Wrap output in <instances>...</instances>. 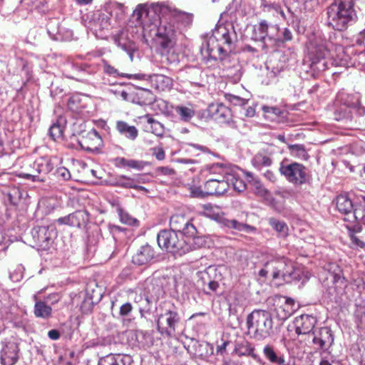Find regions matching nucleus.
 Masks as SVG:
<instances>
[{"label":"nucleus","instance_id":"f257e3e1","mask_svg":"<svg viewBox=\"0 0 365 365\" xmlns=\"http://www.w3.org/2000/svg\"><path fill=\"white\" fill-rule=\"evenodd\" d=\"M311 24L309 27H311ZM299 33H306L308 38L307 51L308 58L311 65L314 66L321 61L327 58H334L338 56V52L342 50V47L336 42L331 39H327L321 31L309 28L307 29L304 24H297Z\"/></svg>","mask_w":365,"mask_h":365},{"label":"nucleus","instance_id":"f03ea898","mask_svg":"<svg viewBox=\"0 0 365 365\" xmlns=\"http://www.w3.org/2000/svg\"><path fill=\"white\" fill-rule=\"evenodd\" d=\"M236 39L234 24H216L207 41L208 56L223 60L233 51Z\"/></svg>","mask_w":365,"mask_h":365},{"label":"nucleus","instance_id":"7ed1b4c3","mask_svg":"<svg viewBox=\"0 0 365 365\" xmlns=\"http://www.w3.org/2000/svg\"><path fill=\"white\" fill-rule=\"evenodd\" d=\"M174 16L179 18V20L187 22L193 21V15L190 13L172 11L170 7L161 4H152L148 6L147 4H138L132 14L133 21L140 23H155L162 21L163 18L168 16Z\"/></svg>","mask_w":365,"mask_h":365},{"label":"nucleus","instance_id":"20e7f679","mask_svg":"<svg viewBox=\"0 0 365 365\" xmlns=\"http://www.w3.org/2000/svg\"><path fill=\"white\" fill-rule=\"evenodd\" d=\"M161 313L155 319L158 331L163 337H173L182 325V317L179 308L173 303L165 302L161 307Z\"/></svg>","mask_w":365,"mask_h":365},{"label":"nucleus","instance_id":"39448f33","mask_svg":"<svg viewBox=\"0 0 365 365\" xmlns=\"http://www.w3.org/2000/svg\"><path fill=\"white\" fill-rule=\"evenodd\" d=\"M247 329L252 331L253 338L261 341L273 334V320L272 314L264 309H255L246 319Z\"/></svg>","mask_w":365,"mask_h":365},{"label":"nucleus","instance_id":"423d86ee","mask_svg":"<svg viewBox=\"0 0 365 365\" xmlns=\"http://www.w3.org/2000/svg\"><path fill=\"white\" fill-rule=\"evenodd\" d=\"M157 242L160 248L173 255L182 256L192 250L190 242L171 230H160L157 235Z\"/></svg>","mask_w":365,"mask_h":365},{"label":"nucleus","instance_id":"0eeeda50","mask_svg":"<svg viewBox=\"0 0 365 365\" xmlns=\"http://www.w3.org/2000/svg\"><path fill=\"white\" fill-rule=\"evenodd\" d=\"M279 173L289 183L301 186L308 182L311 175L303 164L284 158L279 163Z\"/></svg>","mask_w":365,"mask_h":365},{"label":"nucleus","instance_id":"6e6552de","mask_svg":"<svg viewBox=\"0 0 365 365\" xmlns=\"http://www.w3.org/2000/svg\"><path fill=\"white\" fill-rule=\"evenodd\" d=\"M211 172L218 173L216 178H210L205 183L204 189L208 195H220L224 194L230 187L229 180L232 179V174L225 170V167L220 163L214 164L211 167Z\"/></svg>","mask_w":365,"mask_h":365},{"label":"nucleus","instance_id":"1a4fd4ad","mask_svg":"<svg viewBox=\"0 0 365 365\" xmlns=\"http://www.w3.org/2000/svg\"><path fill=\"white\" fill-rule=\"evenodd\" d=\"M353 6L354 0H334L327 9L329 19L341 23L354 21L356 14Z\"/></svg>","mask_w":365,"mask_h":365},{"label":"nucleus","instance_id":"9d476101","mask_svg":"<svg viewBox=\"0 0 365 365\" xmlns=\"http://www.w3.org/2000/svg\"><path fill=\"white\" fill-rule=\"evenodd\" d=\"M31 234L36 245L44 250L50 248L57 237L56 229L53 225L34 227Z\"/></svg>","mask_w":365,"mask_h":365},{"label":"nucleus","instance_id":"9b49d317","mask_svg":"<svg viewBox=\"0 0 365 365\" xmlns=\"http://www.w3.org/2000/svg\"><path fill=\"white\" fill-rule=\"evenodd\" d=\"M145 26V24H143ZM155 27V40L165 51H168L174 46L175 29L174 24H148Z\"/></svg>","mask_w":365,"mask_h":365},{"label":"nucleus","instance_id":"f8f14e48","mask_svg":"<svg viewBox=\"0 0 365 365\" xmlns=\"http://www.w3.org/2000/svg\"><path fill=\"white\" fill-rule=\"evenodd\" d=\"M192 221V218L189 216L182 214H175L170 219V230L183 235L185 237H193L197 233V231Z\"/></svg>","mask_w":365,"mask_h":365},{"label":"nucleus","instance_id":"ddd939ff","mask_svg":"<svg viewBox=\"0 0 365 365\" xmlns=\"http://www.w3.org/2000/svg\"><path fill=\"white\" fill-rule=\"evenodd\" d=\"M207 114L215 121L226 124L232 128H237L236 122L232 120L231 110L222 103H212L207 108Z\"/></svg>","mask_w":365,"mask_h":365},{"label":"nucleus","instance_id":"4468645a","mask_svg":"<svg viewBox=\"0 0 365 365\" xmlns=\"http://www.w3.org/2000/svg\"><path fill=\"white\" fill-rule=\"evenodd\" d=\"M312 342L316 351H326L333 345L334 337L332 331L327 327H321L312 334Z\"/></svg>","mask_w":365,"mask_h":365},{"label":"nucleus","instance_id":"2eb2a0df","mask_svg":"<svg viewBox=\"0 0 365 365\" xmlns=\"http://www.w3.org/2000/svg\"><path fill=\"white\" fill-rule=\"evenodd\" d=\"M90 220V215L86 210H78L68 215L58 218L56 222L59 225H67L79 229L85 227Z\"/></svg>","mask_w":365,"mask_h":365},{"label":"nucleus","instance_id":"dca6fc26","mask_svg":"<svg viewBox=\"0 0 365 365\" xmlns=\"http://www.w3.org/2000/svg\"><path fill=\"white\" fill-rule=\"evenodd\" d=\"M317 323V318L310 314H302L297 317L293 322L296 334L297 335H307L309 338L314 332L313 329Z\"/></svg>","mask_w":365,"mask_h":365},{"label":"nucleus","instance_id":"f3484780","mask_svg":"<svg viewBox=\"0 0 365 365\" xmlns=\"http://www.w3.org/2000/svg\"><path fill=\"white\" fill-rule=\"evenodd\" d=\"M282 263V268L277 271V279L284 283H291L294 281L300 280V272L296 269L293 264L284 257L279 259Z\"/></svg>","mask_w":365,"mask_h":365},{"label":"nucleus","instance_id":"a211bd4d","mask_svg":"<svg viewBox=\"0 0 365 365\" xmlns=\"http://www.w3.org/2000/svg\"><path fill=\"white\" fill-rule=\"evenodd\" d=\"M275 298V302L279 304L275 308L277 317L279 320L285 321L295 312V302L292 298L283 296H277Z\"/></svg>","mask_w":365,"mask_h":365},{"label":"nucleus","instance_id":"6ab92c4d","mask_svg":"<svg viewBox=\"0 0 365 365\" xmlns=\"http://www.w3.org/2000/svg\"><path fill=\"white\" fill-rule=\"evenodd\" d=\"M336 103L340 106L348 107L357 115L361 116L365 113V108L361 106L360 101L358 97L353 94H349L344 90L340 91L336 97Z\"/></svg>","mask_w":365,"mask_h":365},{"label":"nucleus","instance_id":"aec40b11","mask_svg":"<svg viewBox=\"0 0 365 365\" xmlns=\"http://www.w3.org/2000/svg\"><path fill=\"white\" fill-rule=\"evenodd\" d=\"M19 348L16 343L8 341L2 343L0 353L1 365H14L19 360Z\"/></svg>","mask_w":365,"mask_h":365},{"label":"nucleus","instance_id":"412c9836","mask_svg":"<svg viewBox=\"0 0 365 365\" xmlns=\"http://www.w3.org/2000/svg\"><path fill=\"white\" fill-rule=\"evenodd\" d=\"M156 257L154 248L148 244L140 246L132 257V262L138 266L148 265Z\"/></svg>","mask_w":365,"mask_h":365},{"label":"nucleus","instance_id":"4be33fe9","mask_svg":"<svg viewBox=\"0 0 365 365\" xmlns=\"http://www.w3.org/2000/svg\"><path fill=\"white\" fill-rule=\"evenodd\" d=\"M335 202L337 210L345 215V221L356 222V219L351 220V215H354L355 204L346 194L339 195L335 199Z\"/></svg>","mask_w":365,"mask_h":365},{"label":"nucleus","instance_id":"5701e85b","mask_svg":"<svg viewBox=\"0 0 365 365\" xmlns=\"http://www.w3.org/2000/svg\"><path fill=\"white\" fill-rule=\"evenodd\" d=\"M199 277L203 285H207L209 291L205 289L207 294H210V292H216L219 288L217 278L220 276H217V269L215 267L210 266L204 271L200 272Z\"/></svg>","mask_w":365,"mask_h":365},{"label":"nucleus","instance_id":"b1692460","mask_svg":"<svg viewBox=\"0 0 365 365\" xmlns=\"http://www.w3.org/2000/svg\"><path fill=\"white\" fill-rule=\"evenodd\" d=\"M17 164L20 165L23 170L16 173V175L32 182H38L43 180L40 175H37V171L34 170V161L32 162L29 159L19 158Z\"/></svg>","mask_w":365,"mask_h":365},{"label":"nucleus","instance_id":"393cba45","mask_svg":"<svg viewBox=\"0 0 365 365\" xmlns=\"http://www.w3.org/2000/svg\"><path fill=\"white\" fill-rule=\"evenodd\" d=\"M80 144L85 150L91 153H98L103 146V140L98 131L93 129L87 133L86 137Z\"/></svg>","mask_w":365,"mask_h":365},{"label":"nucleus","instance_id":"a878e982","mask_svg":"<svg viewBox=\"0 0 365 365\" xmlns=\"http://www.w3.org/2000/svg\"><path fill=\"white\" fill-rule=\"evenodd\" d=\"M46 29L49 36L56 41H70L73 38V31L65 24H47Z\"/></svg>","mask_w":365,"mask_h":365},{"label":"nucleus","instance_id":"bb28decb","mask_svg":"<svg viewBox=\"0 0 365 365\" xmlns=\"http://www.w3.org/2000/svg\"><path fill=\"white\" fill-rule=\"evenodd\" d=\"M132 103L140 106H150L155 101V96L149 89L138 88L133 91Z\"/></svg>","mask_w":365,"mask_h":365},{"label":"nucleus","instance_id":"cd10ccee","mask_svg":"<svg viewBox=\"0 0 365 365\" xmlns=\"http://www.w3.org/2000/svg\"><path fill=\"white\" fill-rule=\"evenodd\" d=\"M255 349L250 346V344L246 341H235L233 353L241 356H250L257 363L261 365H264L265 362L260 358L259 356L254 353Z\"/></svg>","mask_w":365,"mask_h":365},{"label":"nucleus","instance_id":"c85d7f7f","mask_svg":"<svg viewBox=\"0 0 365 365\" xmlns=\"http://www.w3.org/2000/svg\"><path fill=\"white\" fill-rule=\"evenodd\" d=\"M54 168L53 159L49 157H41L34 161V170L37 171V175H40L43 180L38 182H45L46 176L50 173Z\"/></svg>","mask_w":365,"mask_h":365},{"label":"nucleus","instance_id":"c756f323","mask_svg":"<svg viewBox=\"0 0 365 365\" xmlns=\"http://www.w3.org/2000/svg\"><path fill=\"white\" fill-rule=\"evenodd\" d=\"M132 359L129 355L109 354L99 359L98 365H130Z\"/></svg>","mask_w":365,"mask_h":365},{"label":"nucleus","instance_id":"7c9ffc66","mask_svg":"<svg viewBox=\"0 0 365 365\" xmlns=\"http://www.w3.org/2000/svg\"><path fill=\"white\" fill-rule=\"evenodd\" d=\"M264 357L275 365H289L285 360L284 354L277 351L273 346L267 344L262 350Z\"/></svg>","mask_w":365,"mask_h":365},{"label":"nucleus","instance_id":"2f4dec72","mask_svg":"<svg viewBox=\"0 0 365 365\" xmlns=\"http://www.w3.org/2000/svg\"><path fill=\"white\" fill-rule=\"evenodd\" d=\"M280 258H272L266 262L264 267L259 270V275L262 277H267L268 274H271L274 280H277V271L282 268V263H279Z\"/></svg>","mask_w":365,"mask_h":365},{"label":"nucleus","instance_id":"473e14b6","mask_svg":"<svg viewBox=\"0 0 365 365\" xmlns=\"http://www.w3.org/2000/svg\"><path fill=\"white\" fill-rule=\"evenodd\" d=\"M333 115L335 120L346 124L352 121L353 110L348 107L336 103Z\"/></svg>","mask_w":365,"mask_h":365},{"label":"nucleus","instance_id":"72a5a7b5","mask_svg":"<svg viewBox=\"0 0 365 365\" xmlns=\"http://www.w3.org/2000/svg\"><path fill=\"white\" fill-rule=\"evenodd\" d=\"M34 314L37 318L48 319L52 316V308L45 301L36 300L34 307Z\"/></svg>","mask_w":365,"mask_h":365},{"label":"nucleus","instance_id":"f704fd0d","mask_svg":"<svg viewBox=\"0 0 365 365\" xmlns=\"http://www.w3.org/2000/svg\"><path fill=\"white\" fill-rule=\"evenodd\" d=\"M116 129L121 135L132 140H135L138 135V129L134 125H130L125 121H118Z\"/></svg>","mask_w":365,"mask_h":365},{"label":"nucleus","instance_id":"c9c22d12","mask_svg":"<svg viewBox=\"0 0 365 365\" xmlns=\"http://www.w3.org/2000/svg\"><path fill=\"white\" fill-rule=\"evenodd\" d=\"M221 224L229 229H233L237 231H242L247 233L254 230L255 228L247 224L242 223L235 219L222 218Z\"/></svg>","mask_w":365,"mask_h":365},{"label":"nucleus","instance_id":"e433bc0d","mask_svg":"<svg viewBox=\"0 0 365 365\" xmlns=\"http://www.w3.org/2000/svg\"><path fill=\"white\" fill-rule=\"evenodd\" d=\"M110 24H89L88 30L96 38L107 39L110 35Z\"/></svg>","mask_w":365,"mask_h":365},{"label":"nucleus","instance_id":"4c0bfd02","mask_svg":"<svg viewBox=\"0 0 365 365\" xmlns=\"http://www.w3.org/2000/svg\"><path fill=\"white\" fill-rule=\"evenodd\" d=\"M288 150L290 155L294 158L303 160H307L309 158V155L303 144H289Z\"/></svg>","mask_w":365,"mask_h":365},{"label":"nucleus","instance_id":"58836bf2","mask_svg":"<svg viewBox=\"0 0 365 365\" xmlns=\"http://www.w3.org/2000/svg\"><path fill=\"white\" fill-rule=\"evenodd\" d=\"M269 224L278 233L279 237H286L288 235L289 227L285 222L271 217L269 219Z\"/></svg>","mask_w":365,"mask_h":365},{"label":"nucleus","instance_id":"ea45409f","mask_svg":"<svg viewBox=\"0 0 365 365\" xmlns=\"http://www.w3.org/2000/svg\"><path fill=\"white\" fill-rule=\"evenodd\" d=\"M351 218L356 219V222H361L365 225V197H362L355 203L354 215H351Z\"/></svg>","mask_w":365,"mask_h":365},{"label":"nucleus","instance_id":"a19ab883","mask_svg":"<svg viewBox=\"0 0 365 365\" xmlns=\"http://www.w3.org/2000/svg\"><path fill=\"white\" fill-rule=\"evenodd\" d=\"M175 110L180 116V119L184 122H189L195 114V111L192 108L185 106H178Z\"/></svg>","mask_w":365,"mask_h":365},{"label":"nucleus","instance_id":"79ce46f5","mask_svg":"<svg viewBox=\"0 0 365 365\" xmlns=\"http://www.w3.org/2000/svg\"><path fill=\"white\" fill-rule=\"evenodd\" d=\"M101 62L103 64V72L110 76H113L115 78L123 77V78H127L129 79H130V78L132 77V75L120 73L115 68H114L113 66L110 65L108 63V62L105 59H102Z\"/></svg>","mask_w":365,"mask_h":365},{"label":"nucleus","instance_id":"37998d69","mask_svg":"<svg viewBox=\"0 0 365 365\" xmlns=\"http://www.w3.org/2000/svg\"><path fill=\"white\" fill-rule=\"evenodd\" d=\"M117 212L120 219V221L128 225H138L139 221L131 216L127 211L124 210L120 205L117 207Z\"/></svg>","mask_w":365,"mask_h":365},{"label":"nucleus","instance_id":"c03bdc74","mask_svg":"<svg viewBox=\"0 0 365 365\" xmlns=\"http://www.w3.org/2000/svg\"><path fill=\"white\" fill-rule=\"evenodd\" d=\"M112 185L115 187H120L126 189H133L135 187L133 178L124 175L117 177Z\"/></svg>","mask_w":365,"mask_h":365},{"label":"nucleus","instance_id":"a18cd8bd","mask_svg":"<svg viewBox=\"0 0 365 365\" xmlns=\"http://www.w3.org/2000/svg\"><path fill=\"white\" fill-rule=\"evenodd\" d=\"M64 128L61 125L58 121L53 123L48 129V135L53 141L63 140Z\"/></svg>","mask_w":365,"mask_h":365},{"label":"nucleus","instance_id":"49530a36","mask_svg":"<svg viewBox=\"0 0 365 365\" xmlns=\"http://www.w3.org/2000/svg\"><path fill=\"white\" fill-rule=\"evenodd\" d=\"M272 163V160L269 157L260 153L255 155L252 160L253 166L258 169H260L262 166H270Z\"/></svg>","mask_w":365,"mask_h":365},{"label":"nucleus","instance_id":"de8ad7c7","mask_svg":"<svg viewBox=\"0 0 365 365\" xmlns=\"http://www.w3.org/2000/svg\"><path fill=\"white\" fill-rule=\"evenodd\" d=\"M320 352L322 359L319 365H341V360L331 354L329 350Z\"/></svg>","mask_w":365,"mask_h":365},{"label":"nucleus","instance_id":"09e8293b","mask_svg":"<svg viewBox=\"0 0 365 365\" xmlns=\"http://www.w3.org/2000/svg\"><path fill=\"white\" fill-rule=\"evenodd\" d=\"M76 69L83 76H91L95 74L98 69V66L95 63H80L75 66Z\"/></svg>","mask_w":365,"mask_h":365},{"label":"nucleus","instance_id":"8fccbe9b","mask_svg":"<svg viewBox=\"0 0 365 365\" xmlns=\"http://www.w3.org/2000/svg\"><path fill=\"white\" fill-rule=\"evenodd\" d=\"M152 299L149 296H146L143 302L138 305L140 316L142 319H146L147 314L150 313Z\"/></svg>","mask_w":365,"mask_h":365},{"label":"nucleus","instance_id":"3c124183","mask_svg":"<svg viewBox=\"0 0 365 365\" xmlns=\"http://www.w3.org/2000/svg\"><path fill=\"white\" fill-rule=\"evenodd\" d=\"M133 309V307L130 302H125L120 307L119 314L121 317L124 318V323L129 324L133 320L132 319H125V317L130 316Z\"/></svg>","mask_w":365,"mask_h":365},{"label":"nucleus","instance_id":"603ef678","mask_svg":"<svg viewBox=\"0 0 365 365\" xmlns=\"http://www.w3.org/2000/svg\"><path fill=\"white\" fill-rule=\"evenodd\" d=\"M8 198L11 205H17L22 198L21 190L18 187L11 188L8 192Z\"/></svg>","mask_w":365,"mask_h":365},{"label":"nucleus","instance_id":"864d4df0","mask_svg":"<svg viewBox=\"0 0 365 365\" xmlns=\"http://www.w3.org/2000/svg\"><path fill=\"white\" fill-rule=\"evenodd\" d=\"M232 185L233 189L238 192H242L246 189L245 182L240 178H235L232 175V179H230L229 184Z\"/></svg>","mask_w":365,"mask_h":365},{"label":"nucleus","instance_id":"5fc2aeb1","mask_svg":"<svg viewBox=\"0 0 365 365\" xmlns=\"http://www.w3.org/2000/svg\"><path fill=\"white\" fill-rule=\"evenodd\" d=\"M148 163L145 161L130 159L128 160L127 167L137 170H142Z\"/></svg>","mask_w":365,"mask_h":365},{"label":"nucleus","instance_id":"6e6d98bb","mask_svg":"<svg viewBox=\"0 0 365 365\" xmlns=\"http://www.w3.org/2000/svg\"><path fill=\"white\" fill-rule=\"evenodd\" d=\"M93 302L92 299L90 297H86L81 302L80 306V309L83 314H87L90 312L93 309Z\"/></svg>","mask_w":365,"mask_h":365},{"label":"nucleus","instance_id":"4d7b16f0","mask_svg":"<svg viewBox=\"0 0 365 365\" xmlns=\"http://www.w3.org/2000/svg\"><path fill=\"white\" fill-rule=\"evenodd\" d=\"M54 175L61 179V180H68L71 178V174H70V172L69 170L66 168L65 167H60V168H58L55 173H54Z\"/></svg>","mask_w":365,"mask_h":365},{"label":"nucleus","instance_id":"13d9d810","mask_svg":"<svg viewBox=\"0 0 365 365\" xmlns=\"http://www.w3.org/2000/svg\"><path fill=\"white\" fill-rule=\"evenodd\" d=\"M186 240L190 242L192 250L200 247L205 242V240L201 237L197 236V234L193 237H186Z\"/></svg>","mask_w":365,"mask_h":365},{"label":"nucleus","instance_id":"bf43d9fd","mask_svg":"<svg viewBox=\"0 0 365 365\" xmlns=\"http://www.w3.org/2000/svg\"><path fill=\"white\" fill-rule=\"evenodd\" d=\"M190 194L192 197L203 198L207 196L206 190H202L200 187L192 186L190 187Z\"/></svg>","mask_w":365,"mask_h":365},{"label":"nucleus","instance_id":"052dcab7","mask_svg":"<svg viewBox=\"0 0 365 365\" xmlns=\"http://www.w3.org/2000/svg\"><path fill=\"white\" fill-rule=\"evenodd\" d=\"M147 129L158 136H162L163 135V125L158 120L151 125L149 128H147Z\"/></svg>","mask_w":365,"mask_h":365},{"label":"nucleus","instance_id":"680f3d73","mask_svg":"<svg viewBox=\"0 0 365 365\" xmlns=\"http://www.w3.org/2000/svg\"><path fill=\"white\" fill-rule=\"evenodd\" d=\"M227 100L234 106H244L247 103V100L235 95H228Z\"/></svg>","mask_w":365,"mask_h":365},{"label":"nucleus","instance_id":"e2e57ef3","mask_svg":"<svg viewBox=\"0 0 365 365\" xmlns=\"http://www.w3.org/2000/svg\"><path fill=\"white\" fill-rule=\"evenodd\" d=\"M264 113L273 114L274 116H279L282 114V110L277 106H263L262 107Z\"/></svg>","mask_w":365,"mask_h":365},{"label":"nucleus","instance_id":"0e129e2a","mask_svg":"<svg viewBox=\"0 0 365 365\" xmlns=\"http://www.w3.org/2000/svg\"><path fill=\"white\" fill-rule=\"evenodd\" d=\"M232 343L231 341L222 338V344H217L216 352L217 354L224 355L226 353L227 347Z\"/></svg>","mask_w":365,"mask_h":365},{"label":"nucleus","instance_id":"69168bd1","mask_svg":"<svg viewBox=\"0 0 365 365\" xmlns=\"http://www.w3.org/2000/svg\"><path fill=\"white\" fill-rule=\"evenodd\" d=\"M113 38L115 41V43L118 45V46H119L123 50L126 51L129 54L130 58L132 59L133 55V48L130 46V45L128 46L125 43H121V42L118 39L116 36H113Z\"/></svg>","mask_w":365,"mask_h":365},{"label":"nucleus","instance_id":"338daca9","mask_svg":"<svg viewBox=\"0 0 365 365\" xmlns=\"http://www.w3.org/2000/svg\"><path fill=\"white\" fill-rule=\"evenodd\" d=\"M152 154L155 157V158L158 160H163L165 158V153L164 150L160 147H155L152 149Z\"/></svg>","mask_w":365,"mask_h":365},{"label":"nucleus","instance_id":"774afa93","mask_svg":"<svg viewBox=\"0 0 365 365\" xmlns=\"http://www.w3.org/2000/svg\"><path fill=\"white\" fill-rule=\"evenodd\" d=\"M351 243L356 247L364 248L365 242L359 240L354 233H349Z\"/></svg>","mask_w":365,"mask_h":365}]
</instances>
